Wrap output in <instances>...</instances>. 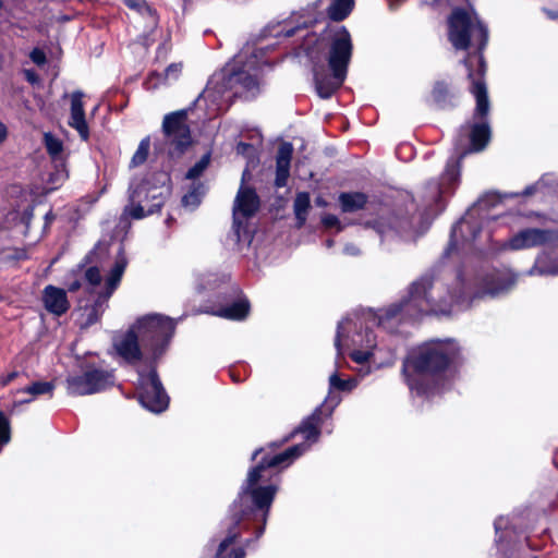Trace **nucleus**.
Masks as SVG:
<instances>
[{
  "label": "nucleus",
  "instance_id": "f257e3e1",
  "mask_svg": "<svg viewBox=\"0 0 558 558\" xmlns=\"http://www.w3.org/2000/svg\"><path fill=\"white\" fill-rule=\"evenodd\" d=\"M432 281L423 277L415 281L409 291V298L399 305L379 310L378 313L368 311L363 315L354 314L345 317L338 325L335 345L338 355L342 354V347L352 348L351 359L357 364L368 361L372 350L376 347V339L368 325H378L388 331H395L397 325L405 319H416L422 314L441 313L450 314L453 310L438 308L428 291Z\"/></svg>",
  "mask_w": 558,
  "mask_h": 558
},
{
  "label": "nucleus",
  "instance_id": "f03ea898",
  "mask_svg": "<svg viewBox=\"0 0 558 558\" xmlns=\"http://www.w3.org/2000/svg\"><path fill=\"white\" fill-rule=\"evenodd\" d=\"M307 449L308 445L299 444L272 457L266 456L248 472L239 499L242 502L244 498L250 496L255 509H238V505L235 502L232 509L235 524L245 518H252L254 521L262 522V525L257 530V537L263 534L270 506L277 493V486H258L257 484L265 477L267 469L278 465L288 466Z\"/></svg>",
  "mask_w": 558,
  "mask_h": 558
},
{
  "label": "nucleus",
  "instance_id": "7ed1b4c3",
  "mask_svg": "<svg viewBox=\"0 0 558 558\" xmlns=\"http://www.w3.org/2000/svg\"><path fill=\"white\" fill-rule=\"evenodd\" d=\"M260 51H241L223 69L216 72L209 80L202 98L211 101L219 111L232 96L241 95L242 90L254 92L258 86L257 74L266 62L259 61Z\"/></svg>",
  "mask_w": 558,
  "mask_h": 558
},
{
  "label": "nucleus",
  "instance_id": "20e7f679",
  "mask_svg": "<svg viewBox=\"0 0 558 558\" xmlns=\"http://www.w3.org/2000/svg\"><path fill=\"white\" fill-rule=\"evenodd\" d=\"M458 348L453 341H430L417 348L403 363V375L410 389L416 388L414 375H434L456 357Z\"/></svg>",
  "mask_w": 558,
  "mask_h": 558
},
{
  "label": "nucleus",
  "instance_id": "39448f33",
  "mask_svg": "<svg viewBox=\"0 0 558 558\" xmlns=\"http://www.w3.org/2000/svg\"><path fill=\"white\" fill-rule=\"evenodd\" d=\"M448 38L458 50H465L473 43L480 49L487 41V29L473 11L456 9L448 19Z\"/></svg>",
  "mask_w": 558,
  "mask_h": 558
},
{
  "label": "nucleus",
  "instance_id": "423d86ee",
  "mask_svg": "<svg viewBox=\"0 0 558 558\" xmlns=\"http://www.w3.org/2000/svg\"><path fill=\"white\" fill-rule=\"evenodd\" d=\"M478 70L474 74L469 73L471 78V93L476 99V108L474 112V123L471 126V144L474 150H482L488 143L490 137V129L487 122L489 111V101L487 88L483 81L485 72V62L482 56L477 57Z\"/></svg>",
  "mask_w": 558,
  "mask_h": 558
},
{
  "label": "nucleus",
  "instance_id": "0eeeda50",
  "mask_svg": "<svg viewBox=\"0 0 558 558\" xmlns=\"http://www.w3.org/2000/svg\"><path fill=\"white\" fill-rule=\"evenodd\" d=\"M141 339L142 349L158 357L167 348L175 328V322L159 314H149L134 325Z\"/></svg>",
  "mask_w": 558,
  "mask_h": 558
},
{
  "label": "nucleus",
  "instance_id": "6e6552de",
  "mask_svg": "<svg viewBox=\"0 0 558 558\" xmlns=\"http://www.w3.org/2000/svg\"><path fill=\"white\" fill-rule=\"evenodd\" d=\"M168 189L157 193V189H148L146 183L130 186V205L124 208V215L134 219H142L158 211L163 205Z\"/></svg>",
  "mask_w": 558,
  "mask_h": 558
},
{
  "label": "nucleus",
  "instance_id": "1a4fd4ad",
  "mask_svg": "<svg viewBox=\"0 0 558 558\" xmlns=\"http://www.w3.org/2000/svg\"><path fill=\"white\" fill-rule=\"evenodd\" d=\"M113 384L112 373L99 368H88L82 374L68 376L66 391L71 396H86L100 392Z\"/></svg>",
  "mask_w": 558,
  "mask_h": 558
},
{
  "label": "nucleus",
  "instance_id": "9d476101",
  "mask_svg": "<svg viewBox=\"0 0 558 558\" xmlns=\"http://www.w3.org/2000/svg\"><path fill=\"white\" fill-rule=\"evenodd\" d=\"M259 199L255 191L241 186L233 205L232 231L236 242L247 240V220L257 211Z\"/></svg>",
  "mask_w": 558,
  "mask_h": 558
},
{
  "label": "nucleus",
  "instance_id": "9b49d317",
  "mask_svg": "<svg viewBox=\"0 0 558 558\" xmlns=\"http://www.w3.org/2000/svg\"><path fill=\"white\" fill-rule=\"evenodd\" d=\"M128 260L124 254L121 252L116 262L113 267L111 268L109 275L106 278L105 281V291L100 292V301H97L94 306L85 307L83 310L82 316L85 318V320L82 323L84 326H89L92 324H95L100 315L104 312V303L107 302V300L111 296L113 291L119 286L121 278L123 276V272L126 268Z\"/></svg>",
  "mask_w": 558,
  "mask_h": 558
},
{
  "label": "nucleus",
  "instance_id": "f8f14e48",
  "mask_svg": "<svg viewBox=\"0 0 558 558\" xmlns=\"http://www.w3.org/2000/svg\"><path fill=\"white\" fill-rule=\"evenodd\" d=\"M353 51L351 35L345 27H338L330 33L328 44V65L347 74Z\"/></svg>",
  "mask_w": 558,
  "mask_h": 558
},
{
  "label": "nucleus",
  "instance_id": "ddd939ff",
  "mask_svg": "<svg viewBox=\"0 0 558 558\" xmlns=\"http://www.w3.org/2000/svg\"><path fill=\"white\" fill-rule=\"evenodd\" d=\"M138 385V400L145 409L154 413H160L167 409L169 399L155 371L146 375L140 374Z\"/></svg>",
  "mask_w": 558,
  "mask_h": 558
},
{
  "label": "nucleus",
  "instance_id": "4468645a",
  "mask_svg": "<svg viewBox=\"0 0 558 558\" xmlns=\"http://www.w3.org/2000/svg\"><path fill=\"white\" fill-rule=\"evenodd\" d=\"M162 129L167 143L173 146L174 153H182V150L190 145L191 134L186 124V112L178 111L165 117Z\"/></svg>",
  "mask_w": 558,
  "mask_h": 558
},
{
  "label": "nucleus",
  "instance_id": "2eb2a0df",
  "mask_svg": "<svg viewBox=\"0 0 558 558\" xmlns=\"http://www.w3.org/2000/svg\"><path fill=\"white\" fill-rule=\"evenodd\" d=\"M480 232L481 229L478 225L472 220L469 214L452 228L450 242L445 254L448 256L451 255L452 251L458 250L459 246H461L462 250L471 247L477 240Z\"/></svg>",
  "mask_w": 558,
  "mask_h": 558
},
{
  "label": "nucleus",
  "instance_id": "dca6fc26",
  "mask_svg": "<svg viewBox=\"0 0 558 558\" xmlns=\"http://www.w3.org/2000/svg\"><path fill=\"white\" fill-rule=\"evenodd\" d=\"M141 339L133 326L128 332L117 335L113 339L116 353L126 363L134 364L142 357Z\"/></svg>",
  "mask_w": 558,
  "mask_h": 558
},
{
  "label": "nucleus",
  "instance_id": "f3484780",
  "mask_svg": "<svg viewBox=\"0 0 558 558\" xmlns=\"http://www.w3.org/2000/svg\"><path fill=\"white\" fill-rule=\"evenodd\" d=\"M557 239L556 233L542 229H525L509 240L508 246L512 250H524L545 245Z\"/></svg>",
  "mask_w": 558,
  "mask_h": 558
},
{
  "label": "nucleus",
  "instance_id": "a211bd4d",
  "mask_svg": "<svg viewBox=\"0 0 558 558\" xmlns=\"http://www.w3.org/2000/svg\"><path fill=\"white\" fill-rule=\"evenodd\" d=\"M83 97L84 94L81 90L70 95L71 106L68 124L77 132L82 141L87 142L89 140V128L85 117Z\"/></svg>",
  "mask_w": 558,
  "mask_h": 558
},
{
  "label": "nucleus",
  "instance_id": "6ab92c4d",
  "mask_svg": "<svg viewBox=\"0 0 558 558\" xmlns=\"http://www.w3.org/2000/svg\"><path fill=\"white\" fill-rule=\"evenodd\" d=\"M314 81L317 94L322 98H329L343 84L347 74L331 70L332 74L326 73L324 66H314Z\"/></svg>",
  "mask_w": 558,
  "mask_h": 558
},
{
  "label": "nucleus",
  "instance_id": "aec40b11",
  "mask_svg": "<svg viewBox=\"0 0 558 558\" xmlns=\"http://www.w3.org/2000/svg\"><path fill=\"white\" fill-rule=\"evenodd\" d=\"M43 302L45 308L57 316L64 314L70 307L65 291L53 286L44 289Z\"/></svg>",
  "mask_w": 558,
  "mask_h": 558
},
{
  "label": "nucleus",
  "instance_id": "412c9836",
  "mask_svg": "<svg viewBox=\"0 0 558 558\" xmlns=\"http://www.w3.org/2000/svg\"><path fill=\"white\" fill-rule=\"evenodd\" d=\"M409 221L407 219L380 218L374 223L376 231L384 236L388 232L399 234L404 240H414L417 234L409 230Z\"/></svg>",
  "mask_w": 558,
  "mask_h": 558
},
{
  "label": "nucleus",
  "instance_id": "4be33fe9",
  "mask_svg": "<svg viewBox=\"0 0 558 558\" xmlns=\"http://www.w3.org/2000/svg\"><path fill=\"white\" fill-rule=\"evenodd\" d=\"M293 153V146L290 143H283L280 145L276 158V186L282 187L287 184L290 175V162Z\"/></svg>",
  "mask_w": 558,
  "mask_h": 558
},
{
  "label": "nucleus",
  "instance_id": "5701e85b",
  "mask_svg": "<svg viewBox=\"0 0 558 558\" xmlns=\"http://www.w3.org/2000/svg\"><path fill=\"white\" fill-rule=\"evenodd\" d=\"M459 179V170L454 165H447L445 173L442 174V183H429V201L437 202L441 195L449 192L450 186L456 184Z\"/></svg>",
  "mask_w": 558,
  "mask_h": 558
},
{
  "label": "nucleus",
  "instance_id": "b1692460",
  "mask_svg": "<svg viewBox=\"0 0 558 558\" xmlns=\"http://www.w3.org/2000/svg\"><path fill=\"white\" fill-rule=\"evenodd\" d=\"M514 283L515 276L511 271H499L490 276L482 293L496 295L508 291Z\"/></svg>",
  "mask_w": 558,
  "mask_h": 558
},
{
  "label": "nucleus",
  "instance_id": "393cba45",
  "mask_svg": "<svg viewBox=\"0 0 558 558\" xmlns=\"http://www.w3.org/2000/svg\"><path fill=\"white\" fill-rule=\"evenodd\" d=\"M182 71L181 63L170 64L163 73L153 72L145 81L146 89H156L169 81H175Z\"/></svg>",
  "mask_w": 558,
  "mask_h": 558
},
{
  "label": "nucleus",
  "instance_id": "a878e982",
  "mask_svg": "<svg viewBox=\"0 0 558 558\" xmlns=\"http://www.w3.org/2000/svg\"><path fill=\"white\" fill-rule=\"evenodd\" d=\"M319 412L320 410H316L310 417H307L298 428V433H301L306 440H311L312 442L317 441L319 436Z\"/></svg>",
  "mask_w": 558,
  "mask_h": 558
},
{
  "label": "nucleus",
  "instance_id": "bb28decb",
  "mask_svg": "<svg viewBox=\"0 0 558 558\" xmlns=\"http://www.w3.org/2000/svg\"><path fill=\"white\" fill-rule=\"evenodd\" d=\"M341 209L344 213H353L362 209L366 204V195L363 193H342L339 196Z\"/></svg>",
  "mask_w": 558,
  "mask_h": 558
},
{
  "label": "nucleus",
  "instance_id": "cd10ccee",
  "mask_svg": "<svg viewBox=\"0 0 558 558\" xmlns=\"http://www.w3.org/2000/svg\"><path fill=\"white\" fill-rule=\"evenodd\" d=\"M236 537L238 532L231 530L229 535L220 543L216 558H244L245 553L242 548H230Z\"/></svg>",
  "mask_w": 558,
  "mask_h": 558
},
{
  "label": "nucleus",
  "instance_id": "c85d7f7f",
  "mask_svg": "<svg viewBox=\"0 0 558 558\" xmlns=\"http://www.w3.org/2000/svg\"><path fill=\"white\" fill-rule=\"evenodd\" d=\"M353 5V0H333L327 10L328 16L332 21H342L351 13Z\"/></svg>",
  "mask_w": 558,
  "mask_h": 558
},
{
  "label": "nucleus",
  "instance_id": "c756f323",
  "mask_svg": "<svg viewBox=\"0 0 558 558\" xmlns=\"http://www.w3.org/2000/svg\"><path fill=\"white\" fill-rule=\"evenodd\" d=\"M248 302L246 300H239L233 304L221 308L217 315L229 319H243L248 313Z\"/></svg>",
  "mask_w": 558,
  "mask_h": 558
},
{
  "label": "nucleus",
  "instance_id": "7c9ffc66",
  "mask_svg": "<svg viewBox=\"0 0 558 558\" xmlns=\"http://www.w3.org/2000/svg\"><path fill=\"white\" fill-rule=\"evenodd\" d=\"M53 389H54V385L50 381L33 383L32 385L27 386L26 388L17 391V395L27 393V395H31L32 398L19 399V402H21V403L31 402L37 396L46 395V393L51 395Z\"/></svg>",
  "mask_w": 558,
  "mask_h": 558
},
{
  "label": "nucleus",
  "instance_id": "2f4dec72",
  "mask_svg": "<svg viewBox=\"0 0 558 558\" xmlns=\"http://www.w3.org/2000/svg\"><path fill=\"white\" fill-rule=\"evenodd\" d=\"M310 208V195L306 192L299 193L294 199V214L298 226L302 227L306 220L307 210Z\"/></svg>",
  "mask_w": 558,
  "mask_h": 558
},
{
  "label": "nucleus",
  "instance_id": "473e14b6",
  "mask_svg": "<svg viewBox=\"0 0 558 558\" xmlns=\"http://www.w3.org/2000/svg\"><path fill=\"white\" fill-rule=\"evenodd\" d=\"M44 143L48 154L53 160H61L63 155V143L51 133H45Z\"/></svg>",
  "mask_w": 558,
  "mask_h": 558
},
{
  "label": "nucleus",
  "instance_id": "72a5a7b5",
  "mask_svg": "<svg viewBox=\"0 0 558 558\" xmlns=\"http://www.w3.org/2000/svg\"><path fill=\"white\" fill-rule=\"evenodd\" d=\"M536 269L539 274L558 275V256L550 259L546 253L541 254L536 260Z\"/></svg>",
  "mask_w": 558,
  "mask_h": 558
},
{
  "label": "nucleus",
  "instance_id": "f704fd0d",
  "mask_svg": "<svg viewBox=\"0 0 558 558\" xmlns=\"http://www.w3.org/2000/svg\"><path fill=\"white\" fill-rule=\"evenodd\" d=\"M205 194V186L202 183L194 184L189 193L182 198V204L185 207L195 208L199 203L202 196Z\"/></svg>",
  "mask_w": 558,
  "mask_h": 558
},
{
  "label": "nucleus",
  "instance_id": "c9c22d12",
  "mask_svg": "<svg viewBox=\"0 0 558 558\" xmlns=\"http://www.w3.org/2000/svg\"><path fill=\"white\" fill-rule=\"evenodd\" d=\"M329 386L331 389L342 390V391H351L357 386V380L355 378L341 379L338 375V372H335L329 377Z\"/></svg>",
  "mask_w": 558,
  "mask_h": 558
},
{
  "label": "nucleus",
  "instance_id": "e433bc0d",
  "mask_svg": "<svg viewBox=\"0 0 558 558\" xmlns=\"http://www.w3.org/2000/svg\"><path fill=\"white\" fill-rule=\"evenodd\" d=\"M149 147H150L149 138L148 137L143 138L141 141L135 154L133 155V157L131 159L132 167H136V166H140L145 162V160L147 159V156H148Z\"/></svg>",
  "mask_w": 558,
  "mask_h": 558
},
{
  "label": "nucleus",
  "instance_id": "4c0bfd02",
  "mask_svg": "<svg viewBox=\"0 0 558 558\" xmlns=\"http://www.w3.org/2000/svg\"><path fill=\"white\" fill-rule=\"evenodd\" d=\"M210 162V154H205L186 173V179L196 180L207 169Z\"/></svg>",
  "mask_w": 558,
  "mask_h": 558
},
{
  "label": "nucleus",
  "instance_id": "58836bf2",
  "mask_svg": "<svg viewBox=\"0 0 558 558\" xmlns=\"http://www.w3.org/2000/svg\"><path fill=\"white\" fill-rule=\"evenodd\" d=\"M85 279L92 287H98L101 282L99 269L97 267H89L85 271Z\"/></svg>",
  "mask_w": 558,
  "mask_h": 558
},
{
  "label": "nucleus",
  "instance_id": "ea45409f",
  "mask_svg": "<svg viewBox=\"0 0 558 558\" xmlns=\"http://www.w3.org/2000/svg\"><path fill=\"white\" fill-rule=\"evenodd\" d=\"M124 4L140 13L150 12V8L144 0H124Z\"/></svg>",
  "mask_w": 558,
  "mask_h": 558
},
{
  "label": "nucleus",
  "instance_id": "a19ab883",
  "mask_svg": "<svg viewBox=\"0 0 558 558\" xmlns=\"http://www.w3.org/2000/svg\"><path fill=\"white\" fill-rule=\"evenodd\" d=\"M448 94V85L444 82H437L433 89V96L436 101H442Z\"/></svg>",
  "mask_w": 558,
  "mask_h": 558
},
{
  "label": "nucleus",
  "instance_id": "79ce46f5",
  "mask_svg": "<svg viewBox=\"0 0 558 558\" xmlns=\"http://www.w3.org/2000/svg\"><path fill=\"white\" fill-rule=\"evenodd\" d=\"M322 221L326 228H337L341 230L340 221L335 215H325Z\"/></svg>",
  "mask_w": 558,
  "mask_h": 558
},
{
  "label": "nucleus",
  "instance_id": "37998d69",
  "mask_svg": "<svg viewBox=\"0 0 558 558\" xmlns=\"http://www.w3.org/2000/svg\"><path fill=\"white\" fill-rule=\"evenodd\" d=\"M31 59L34 63H36L37 65H41L46 62V54L43 50L40 49H34L32 52H31Z\"/></svg>",
  "mask_w": 558,
  "mask_h": 558
},
{
  "label": "nucleus",
  "instance_id": "c03bdc74",
  "mask_svg": "<svg viewBox=\"0 0 558 558\" xmlns=\"http://www.w3.org/2000/svg\"><path fill=\"white\" fill-rule=\"evenodd\" d=\"M452 303H454L459 307H468L469 302L464 300V291L460 292L459 294H451L450 295Z\"/></svg>",
  "mask_w": 558,
  "mask_h": 558
},
{
  "label": "nucleus",
  "instance_id": "a18cd8bd",
  "mask_svg": "<svg viewBox=\"0 0 558 558\" xmlns=\"http://www.w3.org/2000/svg\"><path fill=\"white\" fill-rule=\"evenodd\" d=\"M253 149V146L251 144H246V143H239L236 145V153L238 154H241V155H244L246 154L247 150H251Z\"/></svg>",
  "mask_w": 558,
  "mask_h": 558
},
{
  "label": "nucleus",
  "instance_id": "49530a36",
  "mask_svg": "<svg viewBox=\"0 0 558 558\" xmlns=\"http://www.w3.org/2000/svg\"><path fill=\"white\" fill-rule=\"evenodd\" d=\"M8 132L5 125L0 122V143L7 138Z\"/></svg>",
  "mask_w": 558,
  "mask_h": 558
},
{
  "label": "nucleus",
  "instance_id": "de8ad7c7",
  "mask_svg": "<svg viewBox=\"0 0 558 558\" xmlns=\"http://www.w3.org/2000/svg\"><path fill=\"white\" fill-rule=\"evenodd\" d=\"M344 252H345L347 254H350V255H355V254H357V253H359V250H357V247H355L354 245H352V244H351V245H347V246L344 247Z\"/></svg>",
  "mask_w": 558,
  "mask_h": 558
},
{
  "label": "nucleus",
  "instance_id": "09e8293b",
  "mask_svg": "<svg viewBox=\"0 0 558 558\" xmlns=\"http://www.w3.org/2000/svg\"><path fill=\"white\" fill-rule=\"evenodd\" d=\"M536 190V185H531V186H527L524 191H523V195L525 196H529V195H532Z\"/></svg>",
  "mask_w": 558,
  "mask_h": 558
},
{
  "label": "nucleus",
  "instance_id": "8fccbe9b",
  "mask_svg": "<svg viewBox=\"0 0 558 558\" xmlns=\"http://www.w3.org/2000/svg\"><path fill=\"white\" fill-rule=\"evenodd\" d=\"M16 376V373H11L9 374L3 380H2V384L3 385H7L9 384L11 380H13Z\"/></svg>",
  "mask_w": 558,
  "mask_h": 558
},
{
  "label": "nucleus",
  "instance_id": "3c124183",
  "mask_svg": "<svg viewBox=\"0 0 558 558\" xmlns=\"http://www.w3.org/2000/svg\"><path fill=\"white\" fill-rule=\"evenodd\" d=\"M502 524H504V520L501 518L496 520L495 521V529H496V531H499L502 527Z\"/></svg>",
  "mask_w": 558,
  "mask_h": 558
},
{
  "label": "nucleus",
  "instance_id": "603ef678",
  "mask_svg": "<svg viewBox=\"0 0 558 558\" xmlns=\"http://www.w3.org/2000/svg\"><path fill=\"white\" fill-rule=\"evenodd\" d=\"M78 288H80V283H78V282H74V283H72V284L70 286V290H71V291H75V290H77Z\"/></svg>",
  "mask_w": 558,
  "mask_h": 558
},
{
  "label": "nucleus",
  "instance_id": "864d4df0",
  "mask_svg": "<svg viewBox=\"0 0 558 558\" xmlns=\"http://www.w3.org/2000/svg\"><path fill=\"white\" fill-rule=\"evenodd\" d=\"M26 75H27L28 81H31V82H34V81H35V76H34V74H33V73L27 72V73H26Z\"/></svg>",
  "mask_w": 558,
  "mask_h": 558
},
{
  "label": "nucleus",
  "instance_id": "5fc2aeb1",
  "mask_svg": "<svg viewBox=\"0 0 558 558\" xmlns=\"http://www.w3.org/2000/svg\"><path fill=\"white\" fill-rule=\"evenodd\" d=\"M263 450L258 449L253 453V459H255Z\"/></svg>",
  "mask_w": 558,
  "mask_h": 558
},
{
  "label": "nucleus",
  "instance_id": "6e6d98bb",
  "mask_svg": "<svg viewBox=\"0 0 558 558\" xmlns=\"http://www.w3.org/2000/svg\"><path fill=\"white\" fill-rule=\"evenodd\" d=\"M551 19H557L558 17V13H553L549 15Z\"/></svg>",
  "mask_w": 558,
  "mask_h": 558
},
{
  "label": "nucleus",
  "instance_id": "4d7b16f0",
  "mask_svg": "<svg viewBox=\"0 0 558 558\" xmlns=\"http://www.w3.org/2000/svg\"><path fill=\"white\" fill-rule=\"evenodd\" d=\"M327 245H328V246H331V245H332V242H331V241H328V242H327Z\"/></svg>",
  "mask_w": 558,
  "mask_h": 558
}]
</instances>
